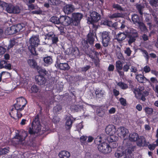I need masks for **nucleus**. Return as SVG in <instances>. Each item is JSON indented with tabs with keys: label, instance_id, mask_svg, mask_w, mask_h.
<instances>
[{
	"label": "nucleus",
	"instance_id": "f257e3e1",
	"mask_svg": "<svg viewBox=\"0 0 158 158\" xmlns=\"http://www.w3.org/2000/svg\"><path fill=\"white\" fill-rule=\"evenodd\" d=\"M40 131V115L38 114L34 118L31 126L28 129V132L31 135L37 134Z\"/></svg>",
	"mask_w": 158,
	"mask_h": 158
},
{
	"label": "nucleus",
	"instance_id": "f03ea898",
	"mask_svg": "<svg viewBox=\"0 0 158 158\" xmlns=\"http://www.w3.org/2000/svg\"><path fill=\"white\" fill-rule=\"evenodd\" d=\"M101 15L96 11H93L90 14V17H88V22L92 25L94 29L98 28V24L97 22L101 19Z\"/></svg>",
	"mask_w": 158,
	"mask_h": 158
},
{
	"label": "nucleus",
	"instance_id": "7ed1b4c3",
	"mask_svg": "<svg viewBox=\"0 0 158 158\" xmlns=\"http://www.w3.org/2000/svg\"><path fill=\"white\" fill-rule=\"evenodd\" d=\"M40 40L38 38L35 36H32L29 40L28 48L31 53L35 55H38L35 50V47L39 44Z\"/></svg>",
	"mask_w": 158,
	"mask_h": 158
},
{
	"label": "nucleus",
	"instance_id": "20e7f679",
	"mask_svg": "<svg viewBox=\"0 0 158 158\" xmlns=\"http://www.w3.org/2000/svg\"><path fill=\"white\" fill-rule=\"evenodd\" d=\"M134 93L137 98L143 101H145V97L149 94V92L147 91H143L144 88L143 86H139L138 88H135L133 89Z\"/></svg>",
	"mask_w": 158,
	"mask_h": 158
},
{
	"label": "nucleus",
	"instance_id": "39448f33",
	"mask_svg": "<svg viewBox=\"0 0 158 158\" xmlns=\"http://www.w3.org/2000/svg\"><path fill=\"white\" fill-rule=\"evenodd\" d=\"M17 107L14 105L9 113L11 117L15 119H19L22 116V114L21 111L23 110H21L20 108Z\"/></svg>",
	"mask_w": 158,
	"mask_h": 158
},
{
	"label": "nucleus",
	"instance_id": "423d86ee",
	"mask_svg": "<svg viewBox=\"0 0 158 158\" xmlns=\"http://www.w3.org/2000/svg\"><path fill=\"white\" fill-rule=\"evenodd\" d=\"M98 150L104 154H108L112 151L111 147L107 143L103 142L101 144L98 146Z\"/></svg>",
	"mask_w": 158,
	"mask_h": 158
},
{
	"label": "nucleus",
	"instance_id": "0eeeda50",
	"mask_svg": "<svg viewBox=\"0 0 158 158\" xmlns=\"http://www.w3.org/2000/svg\"><path fill=\"white\" fill-rule=\"evenodd\" d=\"M139 35L137 31L133 29L127 35L128 43L129 45H131L132 43L134 42L137 38L138 37Z\"/></svg>",
	"mask_w": 158,
	"mask_h": 158
},
{
	"label": "nucleus",
	"instance_id": "6e6552de",
	"mask_svg": "<svg viewBox=\"0 0 158 158\" xmlns=\"http://www.w3.org/2000/svg\"><path fill=\"white\" fill-rule=\"evenodd\" d=\"M83 17L82 14L80 13H73L72 14L71 19L72 25L75 26H78Z\"/></svg>",
	"mask_w": 158,
	"mask_h": 158
},
{
	"label": "nucleus",
	"instance_id": "1a4fd4ad",
	"mask_svg": "<svg viewBox=\"0 0 158 158\" xmlns=\"http://www.w3.org/2000/svg\"><path fill=\"white\" fill-rule=\"evenodd\" d=\"M48 74V72L44 68L40 67V85L45 84Z\"/></svg>",
	"mask_w": 158,
	"mask_h": 158
},
{
	"label": "nucleus",
	"instance_id": "9d476101",
	"mask_svg": "<svg viewBox=\"0 0 158 158\" xmlns=\"http://www.w3.org/2000/svg\"><path fill=\"white\" fill-rule=\"evenodd\" d=\"M17 103L14 105L17 108H20L21 110H23L27 103V100L23 97H19L16 99Z\"/></svg>",
	"mask_w": 158,
	"mask_h": 158
},
{
	"label": "nucleus",
	"instance_id": "9b49d317",
	"mask_svg": "<svg viewBox=\"0 0 158 158\" xmlns=\"http://www.w3.org/2000/svg\"><path fill=\"white\" fill-rule=\"evenodd\" d=\"M95 36L94 33L93 31L92 32H89L87 35L86 39V40H84L85 45L87 48H88L89 46L88 45V43L90 45L93 44L95 40Z\"/></svg>",
	"mask_w": 158,
	"mask_h": 158
},
{
	"label": "nucleus",
	"instance_id": "f8f14e48",
	"mask_svg": "<svg viewBox=\"0 0 158 158\" xmlns=\"http://www.w3.org/2000/svg\"><path fill=\"white\" fill-rule=\"evenodd\" d=\"M50 128L46 122H42V124L40 123V137L41 135L44 134L43 137L45 136L49 133Z\"/></svg>",
	"mask_w": 158,
	"mask_h": 158
},
{
	"label": "nucleus",
	"instance_id": "ddd939ff",
	"mask_svg": "<svg viewBox=\"0 0 158 158\" xmlns=\"http://www.w3.org/2000/svg\"><path fill=\"white\" fill-rule=\"evenodd\" d=\"M47 38L51 40L53 44H56L59 41L57 36L53 33H49L47 35H42L41 37V39H44L46 40Z\"/></svg>",
	"mask_w": 158,
	"mask_h": 158
},
{
	"label": "nucleus",
	"instance_id": "4468645a",
	"mask_svg": "<svg viewBox=\"0 0 158 158\" xmlns=\"http://www.w3.org/2000/svg\"><path fill=\"white\" fill-rule=\"evenodd\" d=\"M116 129L115 126L112 125H109L106 128L105 131L106 134L110 135V139L114 137V135L115 134Z\"/></svg>",
	"mask_w": 158,
	"mask_h": 158
},
{
	"label": "nucleus",
	"instance_id": "2eb2a0df",
	"mask_svg": "<svg viewBox=\"0 0 158 158\" xmlns=\"http://www.w3.org/2000/svg\"><path fill=\"white\" fill-rule=\"evenodd\" d=\"M102 43L104 47H107L109 44L110 40V36L109 33L105 31L103 32L102 34Z\"/></svg>",
	"mask_w": 158,
	"mask_h": 158
},
{
	"label": "nucleus",
	"instance_id": "dca6fc26",
	"mask_svg": "<svg viewBox=\"0 0 158 158\" xmlns=\"http://www.w3.org/2000/svg\"><path fill=\"white\" fill-rule=\"evenodd\" d=\"M6 9L7 12L9 13L18 14L20 11V10L18 6H15L12 4L8 5Z\"/></svg>",
	"mask_w": 158,
	"mask_h": 158
},
{
	"label": "nucleus",
	"instance_id": "f3484780",
	"mask_svg": "<svg viewBox=\"0 0 158 158\" xmlns=\"http://www.w3.org/2000/svg\"><path fill=\"white\" fill-rule=\"evenodd\" d=\"M28 136V132L24 130L18 133L15 136V138L19 140V142H22L25 140Z\"/></svg>",
	"mask_w": 158,
	"mask_h": 158
},
{
	"label": "nucleus",
	"instance_id": "a211bd4d",
	"mask_svg": "<svg viewBox=\"0 0 158 158\" xmlns=\"http://www.w3.org/2000/svg\"><path fill=\"white\" fill-rule=\"evenodd\" d=\"M148 143H149V142H147L146 141V140L143 136L139 137L136 141L137 145L139 147H147Z\"/></svg>",
	"mask_w": 158,
	"mask_h": 158
},
{
	"label": "nucleus",
	"instance_id": "6ab92c4d",
	"mask_svg": "<svg viewBox=\"0 0 158 158\" xmlns=\"http://www.w3.org/2000/svg\"><path fill=\"white\" fill-rule=\"evenodd\" d=\"M107 108L104 106H99L96 110L97 115L99 117H102L106 114L107 112Z\"/></svg>",
	"mask_w": 158,
	"mask_h": 158
},
{
	"label": "nucleus",
	"instance_id": "aec40b11",
	"mask_svg": "<svg viewBox=\"0 0 158 158\" xmlns=\"http://www.w3.org/2000/svg\"><path fill=\"white\" fill-rule=\"evenodd\" d=\"M74 6L72 4H67L63 7V11L65 14H69L73 11Z\"/></svg>",
	"mask_w": 158,
	"mask_h": 158
},
{
	"label": "nucleus",
	"instance_id": "412c9836",
	"mask_svg": "<svg viewBox=\"0 0 158 158\" xmlns=\"http://www.w3.org/2000/svg\"><path fill=\"white\" fill-rule=\"evenodd\" d=\"M5 68L10 70L11 69V65L8 61L5 60H1L0 61V69Z\"/></svg>",
	"mask_w": 158,
	"mask_h": 158
},
{
	"label": "nucleus",
	"instance_id": "4be33fe9",
	"mask_svg": "<svg viewBox=\"0 0 158 158\" xmlns=\"http://www.w3.org/2000/svg\"><path fill=\"white\" fill-rule=\"evenodd\" d=\"M118 132V134L121 135L123 138H125L127 135L129 133L128 130L123 127H120L117 130Z\"/></svg>",
	"mask_w": 158,
	"mask_h": 158
},
{
	"label": "nucleus",
	"instance_id": "5701e85b",
	"mask_svg": "<svg viewBox=\"0 0 158 158\" xmlns=\"http://www.w3.org/2000/svg\"><path fill=\"white\" fill-rule=\"evenodd\" d=\"M127 37V35L124 33L120 32L116 35L115 39L119 43H122Z\"/></svg>",
	"mask_w": 158,
	"mask_h": 158
},
{
	"label": "nucleus",
	"instance_id": "b1692460",
	"mask_svg": "<svg viewBox=\"0 0 158 158\" xmlns=\"http://www.w3.org/2000/svg\"><path fill=\"white\" fill-rule=\"evenodd\" d=\"M135 78L138 82L140 83H145L147 81H149V80L146 78L143 75L138 74L136 75Z\"/></svg>",
	"mask_w": 158,
	"mask_h": 158
},
{
	"label": "nucleus",
	"instance_id": "393cba45",
	"mask_svg": "<svg viewBox=\"0 0 158 158\" xmlns=\"http://www.w3.org/2000/svg\"><path fill=\"white\" fill-rule=\"evenodd\" d=\"M57 66L61 70L68 71L70 68V67L67 63H60L57 65Z\"/></svg>",
	"mask_w": 158,
	"mask_h": 158
},
{
	"label": "nucleus",
	"instance_id": "a878e982",
	"mask_svg": "<svg viewBox=\"0 0 158 158\" xmlns=\"http://www.w3.org/2000/svg\"><path fill=\"white\" fill-rule=\"evenodd\" d=\"M28 63L31 67L33 68H36L38 72L40 73V70L39 69V66H37V63L34 59H29L28 61Z\"/></svg>",
	"mask_w": 158,
	"mask_h": 158
},
{
	"label": "nucleus",
	"instance_id": "bb28decb",
	"mask_svg": "<svg viewBox=\"0 0 158 158\" xmlns=\"http://www.w3.org/2000/svg\"><path fill=\"white\" fill-rule=\"evenodd\" d=\"M16 33L15 30V27L13 26L10 27H8L5 31V33L7 35H12Z\"/></svg>",
	"mask_w": 158,
	"mask_h": 158
},
{
	"label": "nucleus",
	"instance_id": "cd10ccee",
	"mask_svg": "<svg viewBox=\"0 0 158 158\" xmlns=\"http://www.w3.org/2000/svg\"><path fill=\"white\" fill-rule=\"evenodd\" d=\"M58 156L60 158H69L70 156V154L68 151H62L59 152Z\"/></svg>",
	"mask_w": 158,
	"mask_h": 158
},
{
	"label": "nucleus",
	"instance_id": "c85d7f7f",
	"mask_svg": "<svg viewBox=\"0 0 158 158\" xmlns=\"http://www.w3.org/2000/svg\"><path fill=\"white\" fill-rule=\"evenodd\" d=\"M139 137L138 134L135 132L130 134L129 135V140L131 142H135Z\"/></svg>",
	"mask_w": 158,
	"mask_h": 158
},
{
	"label": "nucleus",
	"instance_id": "c756f323",
	"mask_svg": "<svg viewBox=\"0 0 158 158\" xmlns=\"http://www.w3.org/2000/svg\"><path fill=\"white\" fill-rule=\"evenodd\" d=\"M143 110L147 116L151 115L153 114V110L151 107L147 106L143 108Z\"/></svg>",
	"mask_w": 158,
	"mask_h": 158
},
{
	"label": "nucleus",
	"instance_id": "7c9ffc66",
	"mask_svg": "<svg viewBox=\"0 0 158 158\" xmlns=\"http://www.w3.org/2000/svg\"><path fill=\"white\" fill-rule=\"evenodd\" d=\"M136 8L137 10L139 13L142 16H143V11L144 7L142 5L140 4L136 3L135 5Z\"/></svg>",
	"mask_w": 158,
	"mask_h": 158
},
{
	"label": "nucleus",
	"instance_id": "2f4dec72",
	"mask_svg": "<svg viewBox=\"0 0 158 158\" xmlns=\"http://www.w3.org/2000/svg\"><path fill=\"white\" fill-rule=\"evenodd\" d=\"M65 19L63 23V25L64 26H67L70 24L71 23L72 24V21L71 18L66 16Z\"/></svg>",
	"mask_w": 158,
	"mask_h": 158
},
{
	"label": "nucleus",
	"instance_id": "473e14b6",
	"mask_svg": "<svg viewBox=\"0 0 158 158\" xmlns=\"http://www.w3.org/2000/svg\"><path fill=\"white\" fill-rule=\"evenodd\" d=\"M43 60L44 63L48 65L52 63L53 60L52 57L51 56H47L43 58Z\"/></svg>",
	"mask_w": 158,
	"mask_h": 158
},
{
	"label": "nucleus",
	"instance_id": "72a5a7b5",
	"mask_svg": "<svg viewBox=\"0 0 158 158\" xmlns=\"http://www.w3.org/2000/svg\"><path fill=\"white\" fill-rule=\"evenodd\" d=\"M131 19L135 24H139L141 22L139 21V16L138 15L134 14L132 15Z\"/></svg>",
	"mask_w": 158,
	"mask_h": 158
},
{
	"label": "nucleus",
	"instance_id": "f704fd0d",
	"mask_svg": "<svg viewBox=\"0 0 158 158\" xmlns=\"http://www.w3.org/2000/svg\"><path fill=\"white\" fill-rule=\"evenodd\" d=\"M96 97L98 98H100L103 97L104 93V91L103 90H99V89H96L95 92Z\"/></svg>",
	"mask_w": 158,
	"mask_h": 158
},
{
	"label": "nucleus",
	"instance_id": "c9c22d12",
	"mask_svg": "<svg viewBox=\"0 0 158 158\" xmlns=\"http://www.w3.org/2000/svg\"><path fill=\"white\" fill-rule=\"evenodd\" d=\"M139 29L142 32H146L147 31L148 29L145 24L143 22H141L139 24Z\"/></svg>",
	"mask_w": 158,
	"mask_h": 158
},
{
	"label": "nucleus",
	"instance_id": "e433bc0d",
	"mask_svg": "<svg viewBox=\"0 0 158 158\" xmlns=\"http://www.w3.org/2000/svg\"><path fill=\"white\" fill-rule=\"evenodd\" d=\"M73 123V121L70 118H68L66 120L65 123V125L66 127L68 129H70L72 126V124Z\"/></svg>",
	"mask_w": 158,
	"mask_h": 158
},
{
	"label": "nucleus",
	"instance_id": "4c0bfd02",
	"mask_svg": "<svg viewBox=\"0 0 158 158\" xmlns=\"http://www.w3.org/2000/svg\"><path fill=\"white\" fill-rule=\"evenodd\" d=\"M71 53L75 56H79L80 55L79 51L77 47L73 48L71 50Z\"/></svg>",
	"mask_w": 158,
	"mask_h": 158
},
{
	"label": "nucleus",
	"instance_id": "58836bf2",
	"mask_svg": "<svg viewBox=\"0 0 158 158\" xmlns=\"http://www.w3.org/2000/svg\"><path fill=\"white\" fill-rule=\"evenodd\" d=\"M50 21L52 23L57 24H60L59 18L56 16H52L50 19Z\"/></svg>",
	"mask_w": 158,
	"mask_h": 158
},
{
	"label": "nucleus",
	"instance_id": "ea45409f",
	"mask_svg": "<svg viewBox=\"0 0 158 158\" xmlns=\"http://www.w3.org/2000/svg\"><path fill=\"white\" fill-rule=\"evenodd\" d=\"M122 15L120 13H115L110 15L109 18L111 19H113L114 18L122 17Z\"/></svg>",
	"mask_w": 158,
	"mask_h": 158
},
{
	"label": "nucleus",
	"instance_id": "a19ab883",
	"mask_svg": "<svg viewBox=\"0 0 158 158\" xmlns=\"http://www.w3.org/2000/svg\"><path fill=\"white\" fill-rule=\"evenodd\" d=\"M117 85L122 89H127L128 87L127 85L122 82H119L118 83Z\"/></svg>",
	"mask_w": 158,
	"mask_h": 158
},
{
	"label": "nucleus",
	"instance_id": "79ce46f5",
	"mask_svg": "<svg viewBox=\"0 0 158 158\" xmlns=\"http://www.w3.org/2000/svg\"><path fill=\"white\" fill-rule=\"evenodd\" d=\"M123 64L120 60H118L116 62V70H122L123 69Z\"/></svg>",
	"mask_w": 158,
	"mask_h": 158
},
{
	"label": "nucleus",
	"instance_id": "37998d69",
	"mask_svg": "<svg viewBox=\"0 0 158 158\" xmlns=\"http://www.w3.org/2000/svg\"><path fill=\"white\" fill-rule=\"evenodd\" d=\"M131 66V63L130 62L127 63L123 66V70L126 72H127L130 69V67Z\"/></svg>",
	"mask_w": 158,
	"mask_h": 158
},
{
	"label": "nucleus",
	"instance_id": "c03bdc74",
	"mask_svg": "<svg viewBox=\"0 0 158 158\" xmlns=\"http://www.w3.org/2000/svg\"><path fill=\"white\" fill-rule=\"evenodd\" d=\"M62 107L60 105H58L53 107V111L55 113H57L61 110Z\"/></svg>",
	"mask_w": 158,
	"mask_h": 158
},
{
	"label": "nucleus",
	"instance_id": "a18cd8bd",
	"mask_svg": "<svg viewBox=\"0 0 158 158\" xmlns=\"http://www.w3.org/2000/svg\"><path fill=\"white\" fill-rule=\"evenodd\" d=\"M107 139L110 142V144L111 143L112 144V146L111 147V148H116L118 146V144L115 142V140L114 139H113L112 138V139H110L109 138H108Z\"/></svg>",
	"mask_w": 158,
	"mask_h": 158
},
{
	"label": "nucleus",
	"instance_id": "49530a36",
	"mask_svg": "<svg viewBox=\"0 0 158 158\" xmlns=\"http://www.w3.org/2000/svg\"><path fill=\"white\" fill-rule=\"evenodd\" d=\"M94 142L95 143L97 144L98 146L99 144H101V143H102V137L100 136H98L94 139Z\"/></svg>",
	"mask_w": 158,
	"mask_h": 158
},
{
	"label": "nucleus",
	"instance_id": "de8ad7c7",
	"mask_svg": "<svg viewBox=\"0 0 158 158\" xmlns=\"http://www.w3.org/2000/svg\"><path fill=\"white\" fill-rule=\"evenodd\" d=\"M9 151V148L7 147L4 148H0V155L6 154Z\"/></svg>",
	"mask_w": 158,
	"mask_h": 158
},
{
	"label": "nucleus",
	"instance_id": "09e8293b",
	"mask_svg": "<svg viewBox=\"0 0 158 158\" xmlns=\"http://www.w3.org/2000/svg\"><path fill=\"white\" fill-rule=\"evenodd\" d=\"M13 26L14 27L16 33L20 31L23 28V27L21 24H18Z\"/></svg>",
	"mask_w": 158,
	"mask_h": 158
},
{
	"label": "nucleus",
	"instance_id": "8fccbe9b",
	"mask_svg": "<svg viewBox=\"0 0 158 158\" xmlns=\"http://www.w3.org/2000/svg\"><path fill=\"white\" fill-rule=\"evenodd\" d=\"M142 52L143 54V56L146 59V61H148L150 58V56H149L148 53L146 50H142Z\"/></svg>",
	"mask_w": 158,
	"mask_h": 158
},
{
	"label": "nucleus",
	"instance_id": "3c124183",
	"mask_svg": "<svg viewBox=\"0 0 158 158\" xmlns=\"http://www.w3.org/2000/svg\"><path fill=\"white\" fill-rule=\"evenodd\" d=\"M113 8L116 9L117 10L120 11H123V8L119 4H114L112 6Z\"/></svg>",
	"mask_w": 158,
	"mask_h": 158
},
{
	"label": "nucleus",
	"instance_id": "603ef678",
	"mask_svg": "<svg viewBox=\"0 0 158 158\" xmlns=\"http://www.w3.org/2000/svg\"><path fill=\"white\" fill-rule=\"evenodd\" d=\"M101 23V24H103L104 25L110 26V24L111 23V21L107 19H105L104 20H102Z\"/></svg>",
	"mask_w": 158,
	"mask_h": 158
},
{
	"label": "nucleus",
	"instance_id": "864d4df0",
	"mask_svg": "<svg viewBox=\"0 0 158 158\" xmlns=\"http://www.w3.org/2000/svg\"><path fill=\"white\" fill-rule=\"evenodd\" d=\"M48 2L51 5H57L59 3L58 0H48Z\"/></svg>",
	"mask_w": 158,
	"mask_h": 158
},
{
	"label": "nucleus",
	"instance_id": "5fc2aeb1",
	"mask_svg": "<svg viewBox=\"0 0 158 158\" xmlns=\"http://www.w3.org/2000/svg\"><path fill=\"white\" fill-rule=\"evenodd\" d=\"M149 2L152 6L156 7L158 6V0H150Z\"/></svg>",
	"mask_w": 158,
	"mask_h": 158
},
{
	"label": "nucleus",
	"instance_id": "6e6d98bb",
	"mask_svg": "<svg viewBox=\"0 0 158 158\" xmlns=\"http://www.w3.org/2000/svg\"><path fill=\"white\" fill-rule=\"evenodd\" d=\"M94 47L95 48H94V50L98 51L99 50H101L102 48V47L101 44L98 43H96L95 44Z\"/></svg>",
	"mask_w": 158,
	"mask_h": 158
},
{
	"label": "nucleus",
	"instance_id": "4d7b16f0",
	"mask_svg": "<svg viewBox=\"0 0 158 158\" xmlns=\"http://www.w3.org/2000/svg\"><path fill=\"white\" fill-rule=\"evenodd\" d=\"M119 101L121 104L123 106H126L127 105V102L126 99H124L123 98H120Z\"/></svg>",
	"mask_w": 158,
	"mask_h": 158
},
{
	"label": "nucleus",
	"instance_id": "13d9d810",
	"mask_svg": "<svg viewBox=\"0 0 158 158\" xmlns=\"http://www.w3.org/2000/svg\"><path fill=\"white\" fill-rule=\"evenodd\" d=\"M148 143H148V145L147 146L148 147L149 149L151 151H152L154 150L156 147V145L154 143L150 144L148 145Z\"/></svg>",
	"mask_w": 158,
	"mask_h": 158
},
{
	"label": "nucleus",
	"instance_id": "bf43d9fd",
	"mask_svg": "<svg viewBox=\"0 0 158 158\" xmlns=\"http://www.w3.org/2000/svg\"><path fill=\"white\" fill-rule=\"evenodd\" d=\"M131 52L132 51L129 47L127 48L126 50L124 51V53L126 54L128 56H130Z\"/></svg>",
	"mask_w": 158,
	"mask_h": 158
},
{
	"label": "nucleus",
	"instance_id": "052dcab7",
	"mask_svg": "<svg viewBox=\"0 0 158 158\" xmlns=\"http://www.w3.org/2000/svg\"><path fill=\"white\" fill-rule=\"evenodd\" d=\"M31 90L33 92L37 93L39 90L38 87L35 85H33L31 87Z\"/></svg>",
	"mask_w": 158,
	"mask_h": 158
},
{
	"label": "nucleus",
	"instance_id": "680f3d73",
	"mask_svg": "<svg viewBox=\"0 0 158 158\" xmlns=\"http://www.w3.org/2000/svg\"><path fill=\"white\" fill-rule=\"evenodd\" d=\"M66 15L65 16H60V18H59V21H60V24L63 25V23L64 21Z\"/></svg>",
	"mask_w": 158,
	"mask_h": 158
},
{
	"label": "nucleus",
	"instance_id": "e2e57ef3",
	"mask_svg": "<svg viewBox=\"0 0 158 158\" xmlns=\"http://www.w3.org/2000/svg\"><path fill=\"white\" fill-rule=\"evenodd\" d=\"M91 67L90 65H86V66L81 68V70L82 72H86Z\"/></svg>",
	"mask_w": 158,
	"mask_h": 158
},
{
	"label": "nucleus",
	"instance_id": "0e129e2a",
	"mask_svg": "<svg viewBox=\"0 0 158 158\" xmlns=\"http://www.w3.org/2000/svg\"><path fill=\"white\" fill-rule=\"evenodd\" d=\"M145 21L146 22H147V24L150 27L152 26V23L150 21L149 17L148 16L146 17L145 19Z\"/></svg>",
	"mask_w": 158,
	"mask_h": 158
},
{
	"label": "nucleus",
	"instance_id": "69168bd1",
	"mask_svg": "<svg viewBox=\"0 0 158 158\" xmlns=\"http://www.w3.org/2000/svg\"><path fill=\"white\" fill-rule=\"evenodd\" d=\"M143 71L145 73H148L151 71V69L149 66L146 65L143 68Z\"/></svg>",
	"mask_w": 158,
	"mask_h": 158
},
{
	"label": "nucleus",
	"instance_id": "338daca9",
	"mask_svg": "<svg viewBox=\"0 0 158 158\" xmlns=\"http://www.w3.org/2000/svg\"><path fill=\"white\" fill-rule=\"evenodd\" d=\"M15 44V41L14 40H11L10 44L8 46V48H12Z\"/></svg>",
	"mask_w": 158,
	"mask_h": 158
},
{
	"label": "nucleus",
	"instance_id": "774afa93",
	"mask_svg": "<svg viewBox=\"0 0 158 158\" xmlns=\"http://www.w3.org/2000/svg\"><path fill=\"white\" fill-rule=\"evenodd\" d=\"M117 71L120 77H123L124 76V72H125L123 70L121 71V70H117Z\"/></svg>",
	"mask_w": 158,
	"mask_h": 158
}]
</instances>
